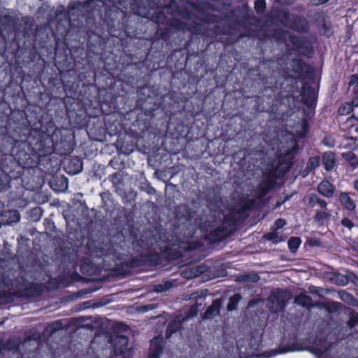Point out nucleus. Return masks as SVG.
Returning <instances> with one entry per match:
<instances>
[{"mask_svg": "<svg viewBox=\"0 0 358 358\" xmlns=\"http://www.w3.org/2000/svg\"><path fill=\"white\" fill-rule=\"evenodd\" d=\"M243 278L245 281L256 282L259 279V277L256 273H250L243 275Z\"/></svg>", "mask_w": 358, "mask_h": 358, "instance_id": "c9c22d12", "label": "nucleus"}, {"mask_svg": "<svg viewBox=\"0 0 358 358\" xmlns=\"http://www.w3.org/2000/svg\"><path fill=\"white\" fill-rule=\"evenodd\" d=\"M323 143L324 145L329 147H332L334 145V141L330 137H325L323 140Z\"/></svg>", "mask_w": 358, "mask_h": 358, "instance_id": "79ce46f5", "label": "nucleus"}, {"mask_svg": "<svg viewBox=\"0 0 358 358\" xmlns=\"http://www.w3.org/2000/svg\"><path fill=\"white\" fill-rule=\"evenodd\" d=\"M45 6V7H47V5L42 6L39 8V10H41L42 9H43Z\"/></svg>", "mask_w": 358, "mask_h": 358, "instance_id": "864d4df0", "label": "nucleus"}, {"mask_svg": "<svg viewBox=\"0 0 358 358\" xmlns=\"http://www.w3.org/2000/svg\"><path fill=\"white\" fill-rule=\"evenodd\" d=\"M338 296L342 301L348 304L355 305L357 302L356 299L352 294L345 291L339 292Z\"/></svg>", "mask_w": 358, "mask_h": 358, "instance_id": "f3484780", "label": "nucleus"}, {"mask_svg": "<svg viewBox=\"0 0 358 358\" xmlns=\"http://www.w3.org/2000/svg\"><path fill=\"white\" fill-rule=\"evenodd\" d=\"M46 234H51L55 231V227L52 220L45 218L43 222Z\"/></svg>", "mask_w": 358, "mask_h": 358, "instance_id": "393cba45", "label": "nucleus"}, {"mask_svg": "<svg viewBox=\"0 0 358 358\" xmlns=\"http://www.w3.org/2000/svg\"><path fill=\"white\" fill-rule=\"evenodd\" d=\"M324 306L329 312H334L340 308L341 304L337 302H329L326 303Z\"/></svg>", "mask_w": 358, "mask_h": 358, "instance_id": "c756f323", "label": "nucleus"}, {"mask_svg": "<svg viewBox=\"0 0 358 358\" xmlns=\"http://www.w3.org/2000/svg\"><path fill=\"white\" fill-rule=\"evenodd\" d=\"M264 238L266 240L271 241L273 243H278L280 241L278 238V234L275 231L264 234Z\"/></svg>", "mask_w": 358, "mask_h": 358, "instance_id": "bb28decb", "label": "nucleus"}, {"mask_svg": "<svg viewBox=\"0 0 358 358\" xmlns=\"http://www.w3.org/2000/svg\"><path fill=\"white\" fill-rule=\"evenodd\" d=\"M52 153V148H48L44 151H41V155H46Z\"/></svg>", "mask_w": 358, "mask_h": 358, "instance_id": "a18cd8bd", "label": "nucleus"}, {"mask_svg": "<svg viewBox=\"0 0 358 358\" xmlns=\"http://www.w3.org/2000/svg\"><path fill=\"white\" fill-rule=\"evenodd\" d=\"M310 166H314L315 165L317 166V159H310Z\"/></svg>", "mask_w": 358, "mask_h": 358, "instance_id": "49530a36", "label": "nucleus"}, {"mask_svg": "<svg viewBox=\"0 0 358 358\" xmlns=\"http://www.w3.org/2000/svg\"><path fill=\"white\" fill-rule=\"evenodd\" d=\"M9 213L13 215V219L11 220V222H17L20 221V216L17 210L10 211Z\"/></svg>", "mask_w": 358, "mask_h": 358, "instance_id": "ea45409f", "label": "nucleus"}, {"mask_svg": "<svg viewBox=\"0 0 358 358\" xmlns=\"http://www.w3.org/2000/svg\"><path fill=\"white\" fill-rule=\"evenodd\" d=\"M63 216L66 222H67V215L65 214V212L63 213Z\"/></svg>", "mask_w": 358, "mask_h": 358, "instance_id": "603ef678", "label": "nucleus"}, {"mask_svg": "<svg viewBox=\"0 0 358 358\" xmlns=\"http://www.w3.org/2000/svg\"><path fill=\"white\" fill-rule=\"evenodd\" d=\"M317 190L322 196L331 198L335 194L336 187L329 180H323L318 184Z\"/></svg>", "mask_w": 358, "mask_h": 358, "instance_id": "0eeeda50", "label": "nucleus"}, {"mask_svg": "<svg viewBox=\"0 0 358 358\" xmlns=\"http://www.w3.org/2000/svg\"><path fill=\"white\" fill-rule=\"evenodd\" d=\"M50 25L55 27L56 31L66 37L67 36V11L64 5L53 7L49 15Z\"/></svg>", "mask_w": 358, "mask_h": 358, "instance_id": "f03ea898", "label": "nucleus"}, {"mask_svg": "<svg viewBox=\"0 0 358 358\" xmlns=\"http://www.w3.org/2000/svg\"><path fill=\"white\" fill-rule=\"evenodd\" d=\"M220 301L215 300L212 304L206 310L203 318L206 320H210L220 313Z\"/></svg>", "mask_w": 358, "mask_h": 358, "instance_id": "9d476101", "label": "nucleus"}, {"mask_svg": "<svg viewBox=\"0 0 358 358\" xmlns=\"http://www.w3.org/2000/svg\"><path fill=\"white\" fill-rule=\"evenodd\" d=\"M47 288L44 284L29 282L23 276L7 279L0 275V295L9 293L20 296L36 297L41 295Z\"/></svg>", "mask_w": 358, "mask_h": 358, "instance_id": "f257e3e1", "label": "nucleus"}, {"mask_svg": "<svg viewBox=\"0 0 358 358\" xmlns=\"http://www.w3.org/2000/svg\"><path fill=\"white\" fill-rule=\"evenodd\" d=\"M109 2L112 1L113 3H114V4H116L118 1V3H121V1L120 0H108Z\"/></svg>", "mask_w": 358, "mask_h": 358, "instance_id": "3c124183", "label": "nucleus"}, {"mask_svg": "<svg viewBox=\"0 0 358 358\" xmlns=\"http://www.w3.org/2000/svg\"><path fill=\"white\" fill-rule=\"evenodd\" d=\"M350 278L352 282H353L355 285H358V276L355 273H350Z\"/></svg>", "mask_w": 358, "mask_h": 358, "instance_id": "37998d69", "label": "nucleus"}, {"mask_svg": "<svg viewBox=\"0 0 358 358\" xmlns=\"http://www.w3.org/2000/svg\"><path fill=\"white\" fill-rule=\"evenodd\" d=\"M54 238H60L59 235H56L54 236Z\"/></svg>", "mask_w": 358, "mask_h": 358, "instance_id": "5fc2aeb1", "label": "nucleus"}, {"mask_svg": "<svg viewBox=\"0 0 358 358\" xmlns=\"http://www.w3.org/2000/svg\"><path fill=\"white\" fill-rule=\"evenodd\" d=\"M343 157L353 169L358 166V158L355 153L352 152H345L343 154Z\"/></svg>", "mask_w": 358, "mask_h": 358, "instance_id": "dca6fc26", "label": "nucleus"}, {"mask_svg": "<svg viewBox=\"0 0 358 358\" xmlns=\"http://www.w3.org/2000/svg\"><path fill=\"white\" fill-rule=\"evenodd\" d=\"M128 338L125 336H117L114 341V352L116 358L122 355L121 358H128L130 355L129 349L127 348Z\"/></svg>", "mask_w": 358, "mask_h": 358, "instance_id": "39448f33", "label": "nucleus"}, {"mask_svg": "<svg viewBox=\"0 0 358 358\" xmlns=\"http://www.w3.org/2000/svg\"><path fill=\"white\" fill-rule=\"evenodd\" d=\"M55 254H56L57 258L60 259L61 262H64L65 260L66 255V251L62 247L57 248L55 249Z\"/></svg>", "mask_w": 358, "mask_h": 358, "instance_id": "c85d7f7f", "label": "nucleus"}, {"mask_svg": "<svg viewBox=\"0 0 358 358\" xmlns=\"http://www.w3.org/2000/svg\"><path fill=\"white\" fill-rule=\"evenodd\" d=\"M215 221L210 220V221H205L203 223H202L200 225V227L202 230L208 231L211 230L215 227Z\"/></svg>", "mask_w": 358, "mask_h": 358, "instance_id": "7c9ffc66", "label": "nucleus"}, {"mask_svg": "<svg viewBox=\"0 0 358 358\" xmlns=\"http://www.w3.org/2000/svg\"><path fill=\"white\" fill-rule=\"evenodd\" d=\"M294 303L303 307L309 308L312 306L311 298L303 293L299 294L295 297Z\"/></svg>", "mask_w": 358, "mask_h": 358, "instance_id": "4468645a", "label": "nucleus"}, {"mask_svg": "<svg viewBox=\"0 0 358 358\" xmlns=\"http://www.w3.org/2000/svg\"><path fill=\"white\" fill-rule=\"evenodd\" d=\"M351 104L353 107H358V94L351 101Z\"/></svg>", "mask_w": 358, "mask_h": 358, "instance_id": "c03bdc74", "label": "nucleus"}, {"mask_svg": "<svg viewBox=\"0 0 358 358\" xmlns=\"http://www.w3.org/2000/svg\"><path fill=\"white\" fill-rule=\"evenodd\" d=\"M322 163L327 171L332 170L336 164V158L333 152H325L322 157Z\"/></svg>", "mask_w": 358, "mask_h": 358, "instance_id": "ddd939ff", "label": "nucleus"}, {"mask_svg": "<svg viewBox=\"0 0 358 358\" xmlns=\"http://www.w3.org/2000/svg\"><path fill=\"white\" fill-rule=\"evenodd\" d=\"M148 192L149 194H155V189L154 188H152V187H150V188L149 189V190L148 191Z\"/></svg>", "mask_w": 358, "mask_h": 358, "instance_id": "8fccbe9b", "label": "nucleus"}, {"mask_svg": "<svg viewBox=\"0 0 358 358\" xmlns=\"http://www.w3.org/2000/svg\"><path fill=\"white\" fill-rule=\"evenodd\" d=\"M241 296L239 294H235L230 297L229 303L227 305V310L232 311L236 308L237 304L241 300Z\"/></svg>", "mask_w": 358, "mask_h": 358, "instance_id": "6ab92c4d", "label": "nucleus"}, {"mask_svg": "<svg viewBox=\"0 0 358 358\" xmlns=\"http://www.w3.org/2000/svg\"><path fill=\"white\" fill-rule=\"evenodd\" d=\"M331 217V213L327 210V209L318 210L315 212L314 221L319 225H323Z\"/></svg>", "mask_w": 358, "mask_h": 358, "instance_id": "f8f14e48", "label": "nucleus"}, {"mask_svg": "<svg viewBox=\"0 0 358 358\" xmlns=\"http://www.w3.org/2000/svg\"><path fill=\"white\" fill-rule=\"evenodd\" d=\"M171 287L170 282H166L163 285H158L155 287V291L157 292H162L166 291Z\"/></svg>", "mask_w": 358, "mask_h": 358, "instance_id": "2f4dec72", "label": "nucleus"}, {"mask_svg": "<svg viewBox=\"0 0 358 358\" xmlns=\"http://www.w3.org/2000/svg\"><path fill=\"white\" fill-rule=\"evenodd\" d=\"M66 349L64 347L57 348L52 353L51 358H66Z\"/></svg>", "mask_w": 358, "mask_h": 358, "instance_id": "b1692460", "label": "nucleus"}, {"mask_svg": "<svg viewBox=\"0 0 358 358\" xmlns=\"http://www.w3.org/2000/svg\"><path fill=\"white\" fill-rule=\"evenodd\" d=\"M349 85L352 92L355 94H358V75L354 74L351 76Z\"/></svg>", "mask_w": 358, "mask_h": 358, "instance_id": "4be33fe9", "label": "nucleus"}, {"mask_svg": "<svg viewBox=\"0 0 358 358\" xmlns=\"http://www.w3.org/2000/svg\"><path fill=\"white\" fill-rule=\"evenodd\" d=\"M301 243V239L297 237H292L288 241V246L293 252H296Z\"/></svg>", "mask_w": 358, "mask_h": 358, "instance_id": "412c9836", "label": "nucleus"}, {"mask_svg": "<svg viewBox=\"0 0 358 358\" xmlns=\"http://www.w3.org/2000/svg\"><path fill=\"white\" fill-rule=\"evenodd\" d=\"M266 3L264 0H257L255 3V8L257 13H262L265 8Z\"/></svg>", "mask_w": 358, "mask_h": 358, "instance_id": "72a5a7b5", "label": "nucleus"}, {"mask_svg": "<svg viewBox=\"0 0 358 358\" xmlns=\"http://www.w3.org/2000/svg\"><path fill=\"white\" fill-rule=\"evenodd\" d=\"M328 350H329V348H322L317 349L316 353L318 355V358H327Z\"/></svg>", "mask_w": 358, "mask_h": 358, "instance_id": "e433bc0d", "label": "nucleus"}, {"mask_svg": "<svg viewBox=\"0 0 358 358\" xmlns=\"http://www.w3.org/2000/svg\"><path fill=\"white\" fill-rule=\"evenodd\" d=\"M63 283H64L63 280L62 278H60L59 280L57 282L55 287H59L60 286V285L63 284Z\"/></svg>", "mask_w": 358, "mask_h": 358, "instance_id": "09e8293b", "label": "nucleus"}, {"mask_svg": "<svg viewBox=\"0 0 358 358\" xmlns=\"http://www.w3.org/2000/svg\"><path fill=\"white\" fill-rule=\"evenodd\" d=\"M290 293L284 290L273 292L269 296L271 303V309L273 312L281 311L284 309L287 302L290 299Z\"/></svg>", "mask_w": 358, "mask_h": 358, "instance_id": "20e7f679", "label": "nucleus"}, {"mask_svg": "<svg viewBox=\"0 0 358 358\" xmlns=\"http://www.w3.org/2000/svg\"><path fill=\"white\" fill-rule=\"evenodd\" d=\"M180 327V324L176 321H173L171 323H169L167 330H166V337L169 338L171 336V335L176 332L177 330H178Z\"/></svg>", "mask_w": 358, "mask_h": 358, "instance_id": "5701e85b", "label": "nucleus"}, {"mask_svg": "<svg viewBox=\"0 0 358 358\" xmlns=\"http://www.w3.org/2000/svg\"><path fill=\"white\" fill-rule=\"evenodd\" d=\"M341 222L344 227L348 228L349 230H351L355 227L352 221L348 217H343Z\"/></svg>", "mask_w": 358, "mask_h": 358, "instance_id": "f704fd0d", "label": "nucleus"}, {"mask_svg": "<svg viewBox=\"0 0 358 358\" xmlns=\"http://www.w3.org/2000/svg\"><path fill=\"white\" fill-rule=\"evenodd\" d=\"M348 245L350 248L355 251L358 252V241L355 240L349 239L348 241Z\"/></svg>", "mask_w": 358, "mask_h": 358, "instance_id": "4c0bfd02", "label": "nucleus"}, {"mask_svg": "<svg viewBox=\"0 0 358 358\" xmlns=\"http://www.w3.org/2000/svg\"><path fill=\"white\" fill-rule=\"evenodd\" d=\"M205 358H207V357H205Z\"/></svg>", "mask_w": 358, "mask_h": 358, "instance_id": "6e6d98bb", "label": "nucleus"}, {"mask_svg": "<svg viewBox=\"0 0 358 358\" xmlns=\"http://www.w3.org/2000/svg\"><path fill=\"white\" fill-rule=\"evenodd\" d=\"M348 325L350 328H355L358 327V314L355 313H352L350 315V320L348 322ZM358 332V330H357Z\"/></svg>", "mask_w": 358, "mask_h": 358, "instance_id": "cd10ccee", "label": "nucleus"}, {"mask_svg": "<svg viewBox=\"0 0 358 358\" xmlns=\"http://www.w3.org/2000/svg\"><path fill=\"white\" fill-rule=\"evenodd\" d=\"M286 224V222L285 220L282 219H278L274 224V227L275 229L282 228L285 224Z\"/></svg>", "mask_w": 358, "mask_h": 358, "instance_id": "a19ab883", "label": "nucleus"}, {"mask_svg": "<svg viewBox=\"0 0 358 358\" xmlns=\"http://www.w3.org/2000/svg\"><path fill=\"white\" fill-rule=\"evenodd\" d=\"M273 185V181L271 179H266L264 180L259 185V197H263L265 196L268 192L271 189L272 186Z\"/></svg>", "mask_w": 358, "mask_h": 358, "instance_id": "2eb2a0df", "label": "nucleus"}, {"mask_svg": "<svg viewBox=\"0 0 358 358\" xmlns=\"http://www.w3.org/2000/svg\"><path fill=\"white\" fill-rule=\"evenodd\" d=\"M60 329H62L61 323L59 322V321H56V322H53L52 324H50L48 327L47 330L48 331H50L51 334H52V333L56 332L57 331L59 330Z\"/></svg>", "mask_w": 358, "mask_h": 358, "instance_id": "473e14b6", "label": "nucleus"}, {"mask_svg": "<svg viewBox=\"0 0 358 358\" xmlns=\"http://www.w3.org/2000/svg\"><path fill=\"white\" fill-rule=\"evenodd\" d=\"M303 202L309 207L313 208L317 205L322 209H327L328 205L325 200L318 197L314 193L306 195L303 198Z\"/></svg>", "mask_w": 358, "mask_h": 358, "instance_id": "6e6552de", "label": "nucleus"}, {"mask_svg": "<svg viewBox=\"0 0 358 358\" xmlns=\"http://www.w3.org/2000/svg\"><path fill=\"white\" fill-rule=\"evenodd\" d=\"M83 169L81 160L76 157L69 158V174L75 175L80 173Z\"/></svg>", "mask_w": 358, "mask_h": 358, "instance_id": "1a4fd4ad", "label": "nucleus"}, {"mask_svg": "<svg viewBox=\"0 0 358 358\" xmlns=\"http://www.w3.org/2000/svg\"><path fill=\"white\" fill-rule=\"evenodd\" d=\"M353 187L358 193V178L355 180Z\"/></svg>", "mask_w": 358, "mask_h": 358, "instance_id": "de8ad7c7", "label": "nucleus"}, {"mask_svg": "<svg viewBox=\"0 0 358 358\" xmlns=\"http://www.w3.org/2000/svg\"><path fill=\"white\" fill-rule=\"evenodd\" d=\"M160 339L155 338L150 342V348L149 353V358H158L160 353L162 352Z\"/></svg>", "mask_w": 358, "mask_h": 358, "instance_id": "9b49d317", "label": "nucleus"}, {"mask_svg": "<svg viewBox=\"0 0 358 358\" xmlns=\"http://www.w3.org/2000/svg\"><path fill=\"white\" fill-rule=\"evenodd\" d=\"M51 187L55 192H64L67 189V179L64 178L62 182L61 185L57 186V182L56 179H54L50 182Z\"/></svg>", "mask_w": 358, "mask_h": 358, "instance_id": "a211bd4d", "label": "nucleus"}, {"mask_svg": "<svg viewBox=\"0 0 358 358\" xmlns=\"http://www.w3.org/2000/svg\"><path fill=\"white\" fill-rule=\"evenodd\" d=\"M120 1L121 3L117 2L116 4H114V3L112 1L109 2L108 0H90L89 1H86L82 3L81 6L85 12L88 13L89 15H92L94 17L98 15L99 17H101V8L106 6L110 7V5L108 4L110 3H113V6L117 9L121 10L122 6L123 8H125L126 0Z\"/></svg>", "mask_w": 358, "mask_h": 358, "instance_id": "7ed1b4c3", "label": "nucleus"}, {"mask_svg": "<svg viewBox=\"0 0 358 358\" xmlns=\"http://www.w3.org/2000/svg\"><path fill=\"white\" fill-rule=\"evenodd\" d=\"M353 106L351 103H345L338 108V113L342 115H348L352 110Z\"/></svg>", "mask_w": 358, "mask_h": 358, "instance_id": "a878e982", "label": "nucleus"}, {"mask_svg": "<svg viewBox=\"0 0 358 358\" xmlns=\"http://www.w3.org/2000/svg\"><path fill=\"white\" fill-rule=\"evenodd\" d=\"M42 213L43 210L40 207L35 208L31 210V214L37 217V218H36L35 220L39 219V217L42 215Z\"/></svg>", "mask_w": 358, "mask_h": 358, "instance_id": "58836bf2", "label": "nucleus"}, {"mask_svg": "<svg viewBox=\"0 0 358 358\" xmlns=\"http://www.w3.org/2000/svg\"><path fill=\"white\" fill-rule=\"evenodd\" d=\"M331 280L336 285L344 286L348 282V279L346 276L339 274V273H334L333 277L331 278Z\"/></svg>", "mask_w": 358, "mask_h": 358, "instance_id": "aec40b11", "label": "nucleus"}, {"mask_svg": "<svg viewBox=\"0 0 358 358\" xmlns=\"http://www.w3.org/2000/svg\"><path fill=\"white\" fill-rule=\"evenodd\" d=\"M352 196H355V193L350 192H341L338 196L341 206L350 212H354L357 209V203Z\"/></svg>", "mask_w": 358, "mask_h": 358, "instance_id": "423d86ee", "label": "nucleus"}]
</instances>
